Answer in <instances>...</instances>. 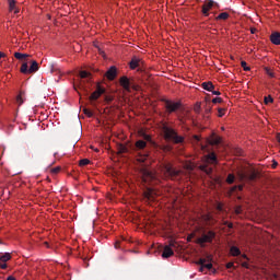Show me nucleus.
<instances>
[{
  "label": "nucleus",
  "mask_w": 280,
  "mask_h": 280,
  "mask_svg": "<svg viewBox=\"0 0 280 280\" xmlns=\"http://www.w3.org/2000/svg\"><path fill=\"white\" fill-rule=\"evenodd\" d=\"M31 55L15 52L14 58L16 60H23L22 67L20 68V72L22 74H34L39 70V66L37 61L30 59Z\"/></svg>",
  "instance_id": "nucleus-1"
},
{
  "label": "nucleus",
  "mask_w": 280,
  "mask_h": 280,
  "mask_svg": "<svg viewBox=\"0 0 280 280\" xmlns=\"http://www.w3.org/2000/svg\"><path fill=\"white\" fill-rule=\"evenodd\" d=\"M165 235H167L168 245L164 246L163 254H161V257L163 259H168L172 256H174V249H172V247H175L176 240H175L174 232L172 231V229L165 230Z\"/></svg>",
  "instance_id": "nucleus-2"
},
{
  "label": "nucleus",
  "mask_w": 280,
  "mask_h": 280,
  "mask_svg": "<svg viewBox=\"0 0 280 280\" xmlns=\"http://www.w3.org/2000/svg\"><path fill=\"white\" fill-rule=\"evenodd\" d=\"M236 176L241 183H253L257 178L256 172L252 168H241L240 171H237Z\"/></svg>",
  "instance_id": "nucleus-3"
},
{
  "label": "nucleus",
  "mask_w": 280,
  "mask_h": 280,
  "mask_svg": "<svg viewBox=\"0 0 280 280\" xmlns=\"http://www.w3.org/2000/svg\"><path fill=\"white\" fill-rule=\"evenodd\" d=\"M177 120L185 126L192 124L191 115L188 109H182L179 102H176Z\"/></svg>",
  "instance_id": "nucleus-4"
},
{
  "label": "nucleus",
  "mask_w": 280,
  "mask_h": 280,
  "mask_svg": "<svg viewBox=\"0 0 280 280\" xmlns=\"http://www.w3.org/2000/svg\"><path fill=\"white\" fill-rule=\"evenodd\" d=\"M105 93H106V90L103 86H101L100 84L96 85L95 92L92 93L91 95L86 90H84V96L88 97V100L91 102L97 101Z\"/></svg>",
  "instance_id": "nucleus-5"
},
{
  "label": "nucleus",
  "mask_w": 280,
  "mask_h": 280,
  "mask_svg": "<svg viewBox=\"0 0 280 280\" xmlns=\"http://www.w3.org/2000/svg\"><path fill=\"white\" fill-rule=\"evenodd\" d=\"M141 180L148 185L156 184V175L152 171L143 170Z\"/></svg>",
  "instance_id": "nucleus-6"
},
{
  "label": "nucleus",
  "mask_w": 280,
  "mask_h": 280,
  "mask_svg": "<svg viewBox=\"0 0 280 280\" xmlns=\"http://www.w3.org/2000/svg\"><path fill=\"white\" fill-rule=\"evenodd\" d=\"M163 133L165 141L175 144L176 143V132L171 127L164 126L163 127Z\"/></svg>",
  "instance_id": "nucleus-7"
},
{
  "label": "nucleus",
  "mask_w": 280,
  "mask_h": 280,
  "mask_svg": "<svg viewBox=\"0 0 280 280\" xmlns=\"http://www.w3.org/2000/svg\"><path fill=\"white\" fill-rule=\"evenodd\" d=\"M119 83H120V86H122L124 90L127 91V92H130L131 89L135 90V91H139V86L136 85V84H132L130 82V79H128L127 77L120 78Z\"/></svg>",
  "instance_id": "nucleus-8"
},
{
  "label": "nucleus",
  "mask_w": 280,
  "mask_h": 280,
  "mask_svg": "<svg viewBox=\"0 0 280 280\" xmlns=\"http://www.w3.org/2000/svg\"><path fill=\"white\" fill-rule=\"evenodd\" d=\"M163 174L165 178L175 179L176 171L171 163H165L163 166Z\"/></svg>",
  "instance_id": "nucleus-9"
},
{
  "label": "nucleus",
  "mask_w": 280,
  "mask_h": 280,
  "mask_svg": "<svg viewBox=\"0 0 280 280\" xmlns=\"http://www.w3.org/2000/svg\"><path fill=\"white\" fill-rule=\"evenodd\" d=\"M212 257L207 256L206 258H200L197 265H200V271L203 272L205 269L212 270Z\"/></svg>",
  "instance_id": "nucleus-10"
},
{
  "label": "nucleus",
  "mask_w": 280,
  "mask_h": 280,
  "mask_svg": "<svg viewBox=\"0 0 280 280\" xmlns=\"http://www.w3.org/2000/svg\"><path fill=\"white\" fill-rule=\"evenodd\" d=\"M147 149V142L143 140H138L135 145L132 147V150H135V152L141 154L140 152Z\"/></svg>",
  "instance_id": "nucleus-11"
},
{
  "label": "nucleus",
  "mask_w": 280,
  "mask_h": 280,
  "mask_svg": "<svg viewBox=\"0 0 280 280\" xmlns=\"http://www.w3.org/2000/svg\"><path fill=\"white\" fill-rule=\"evenodd\" d=\"M215 2L214 1H208L205 2L203 7H201V13H203L205 16L209 15V10H211L214 7Z\"/></svg>",
  "instance_id": "nucleus-12"
},
{
  "label": "nucleus",
  "mask_w": 280,
  "mask_h": 280,
  "mask_svg": "<svg viewBox=\"0 0 280 280\" xmlns=\"http://www.w3.org/2000/svg\"><path fill=\"white\" fill-rule=\"evenodd\" d=\"M156 197V192L153 188L148 187L144 191V198L148 199V201H154Z\"/></svg>",
  "instance_id": "nucleus-13"
},
{
  "label": "nucleus",
  "mask_w": 280,
  "mask_h": 280,
  "mask_svg": "<svg viewBox=\"0 0 280 280\" xmlns=\"http://www.w3.org/2000/svg\"><path fill=\"white\" fill-rule=\"evenodd\" d=\"M142 63V60L139 59L138 57H132L131 61H129V69L135 70L140 67Z\"/></svg>",
  "instance_id": "nucleus-14"
},
{
  "label": "nucleus",
  "mask_w": 280,
  "mask_h": 280,
  "mask_svg": "<svg viewBox=\"0 0 280 280\" xmlns=\"http://www.w3.org/2000/svg\"><path fill=\"white\" fill-rule=\"evenodd\" d=\"M105 78L107 80L114 81L116 78V67L112 66L110 69L107 70V73H105Z\"/></svg>",
  "instance_id": "nucleus-15"
},
{
  "label": "nucleus",
  "mask_w": 280,
  "mask_h": 280,
  "mask_svg": "<svg viewBox=\"0 0 280 280\" xmlns=\"http://www.w3.org/2000/svg\"><path fill=\"white\" fill-rule=\"evenodd\" d=\"M215 234L212 232H209L208 234H205L201 236L200 242L201 243H211L212 238H214Z\"/></svg>",
  "instance_id": "nucleus-16"
},
{
  "label": "nucleus",
  "mask_w": 280,
  "mask_h": 280,
  "mask_svg": "<svg viewBox=\"0 0 280 280\" xmlns=\"http://www.w3.org/2000/svg\"><path fill=\"white\" fill-rule=\"evenodd\" d=\"M165 109H167L168 113H175L176 104L171 101H165Z\"/></svg>",
  "instance_id": "nucleus-17"
},
{
  "label": "nucleus",
  "mask_w": 280,
  "mask_h": 280,
  "mask_svg": "<svg viewBox=\"0 0 280 280\" xmlns=\"http://www.w3.org/2000/svg\"><path fill=\"white\" fill-rule=\"evenodd\" d=\"M201 89L208 92H212L214 91V84H212V82H203L201 83Z\"/></svg>",
  "instance_id": "nucleus-18"
},
{
  "label": "nucleus",
  "mask_w": 280,
  "mask_h": 280,
  "mask_svg": "<svg viewBox=\"0 0 280 280\" xmlns=\"http://www.w3.org/2000/svg\"><path fill=\"white\" fill-rule=\"evenodd\" d=\"M208 144H211V145L220 144V137L212 135L211 138L208 139Z\"/></svg>",
  "instance_id": "nucleus-19"
},
{
  "label": "nucleus",
  "mask_w": 280,
  "mask_h": 280,
  "mask_svg": "<svg viewBox=\"0 0 280 280\" xmlns=\"http://www.w3.org/2000/svg\"><path fill=\"white\" fill-rule=\"evenodd\" d=\"M271 43L273 45H280V33L279 32L271 34Z\"/></svg>",
  "instance_id": "nucleus-20"
},
{
  "label": "nucleus",
  "mask_w": 280,
  "mask_h": 280,
  "mask_svg": "<svg viewBox=\"0 0 280 280\" xmlns=\"http://www.w3.org/2000/svg\"><path fill=\"white\" fill-rule=\"evenodd\" d=\"M206 161H207L209 164H215V163H217L215 153H209L208 155H206Z\"/></svg>",
  "instance_id": "nucleus-21"
},
{
  "label": "nucleus",
  "mask_w": 280,
  "mask_h": 280,
  "mask_svg": "<svg viewBox=\"0 0 280 280\" xmlns=\"http://www.w3.org/2000/svg\"><path fill=\"white\" fill-rule=\"evenodd\" d=\"M230 255H232L233 257H238V256H241V250H240V248L236 247V246L230 247Z\"/></svg>",
  "instance_id": "nucleus-22"
},
{
  "label": "nucleus",
  "mask_w": 280,
  "mask_h": 280,
  "mask_svg": "<svg viewBox=\"0 0 280 280\" xmlns=\"http://www.w3.org/2000/svg\"><path fill=\"white\" fill-rule=\"evenodd\" d=\"M228 19H229V13H226V12L220 13L215 18L217 21H226Z\"/></svg>",
  "instance_id": "nucleus-23"
},
{
  "label": "nucleus",
  "mask_w": 280,
  "mask_h": 280,
  "mask_svg": "<svg viewBox=\"0 0 280 280\" xmlns=\"http://www.w3.org/2000/svg\"><path fill=\"white\" fill-rule=\"evenodd\" d=\"M10 260H11V255L9 253L0 256V261H2L3 264H5L7 261H10Z\"/></svg>",
  "instance_id": "nucleus-24"
},
{
  "label": "nucleus",
  "mask_w": 280,
  "mask_h": 280,
  "mask_svg": "<svg viewBox=\"0 0 280 280\" xmlns=\"http://www.w3.org/2000/svg\"><path fill=\"white\" fill-rule=\"evenodd\" d=\"M200 170L203 171L207 175L212 174V167H209L208 165H201Z\"/></svg>",
  "instance_id": "nucleus-25"
},
{
  "label": "nucleus",
  "mask_w": 280,
  "mask_h": 280,
  "mask_svg": "<svg viewBox=\"0 0 280 280\" xmlns=\"http://www.w3.org/2000/svg\"><path fill=\"white\" fill-rule=\"evenodd\" d=\"M234 182H235V175L229 174L228 178L225 179V183H228L229 185H232Z\"/></svg>",
  "instance_id": "nucleus-26"
},
{
  "label": "nucleus",
  "mask_w": 280,
  "mask_h": 280,
  "mask_svg": "<svg viewBox=\"0 0 280 280\" xmlns=\"http://www.w3.org/2000/svg\"><path fill=\"white\" fill-rule=\"evenodd\" d=\"M90 77H91L90 72H86V71H81L80 72V79L81 80L90 79Z\"/></svg>",
  "instance_id": "nucleus-27"
},
{
  "label": "nucleus",
  "mask_w": 280,
  "mask_h": 280,
  "mask_svg": "<svg viewBox=\"0 0 280 280\" xmlns=\"http://www.w3.org/2000/svg\"><path fill=\"white\" fill-rule=\"evenodd\" d=\"M211 110H212V107H211V106L206 107V109H205V116H203V118H205L206 120H209V115L211 114Z\"/></svg>",
  "instance_id": "nucleus-28"
},
{
  "label": "nucleus",
  "mask_w": 280,
  "mask_h": 280,
  "mask_svg": "<svg viewBox=\"0 0 280 280\" xmlns=\"http://www.w3.org/2000/svg\"><path fill=\"white\" fill-rule=\"evenodd\" d=\"M15 101H16V104H19V106H22V104H23V92H20V94L16 95Z\"/></svg>",
  "instance_id": "nucleus-29"
},
{
  "label": "nucleus",
  "mask_w": 280,
  "mask_h": 280,
  "mask_svg": "<svg viewBox=\"0 0 280 280\" xmlns=\"http://www.w3.org/2000/svg\"><path fill=\"white\" fill-rule=\"evenodd\" d=\"M90 164H91V161L88 160V159H84V160H80V161H79V165H80L81 167H84V166L90 165Z\"/></svg>",
  "instance_id": "nucleus-30"
},
{
  "label": "nucleus",
  "mask_w": 280,
  "mask_h": 280,
  "mask_svg": "<svg viewBox=\"0 0 280 280\" xmlns=\"http://www.w3.org/2000/svg\"><path fill=\"white\" fill-rule=\"evenodd\" d=\"M118 151L120 154L128 153V148L124 144H120Z\"/></svg>",
  "instance_id": "nucleus-31"
},
{
  "label": "nucleus",
  "mask_w": 280,
  "mask_h": 280,
  "mask_svg": "<svg viewBox=\"0 0 280 280\" xmlns=\"http://www.w3.org/2000/svg\"><path fill=\"white\" fill-rule=\"evenodd\" d=\"M264 102L266 105L272 104L275 100L271 97V95L265 96Z\"/></svg>",
  "instance_id": "nucleus-32"
},
{
  "label": "nucleus",
  "mask_w": 280,
  "mask_h": 280,
  "mask_svg": "<svg viewBox=\"0 0 280 280\" xmlns=\"http://www.w3.org/2000/svg\"><path fill=\"white\" fill-rule=\"evenodd\" d=\"M241 67H242V69H244V71H250V68L247 67V62L246 61H241Z\"/></svg>",
  "instance_id": "nucleus-33"
},
{
  "label": "nucleus",
  "mask_w": 280,
  "mask_h": 280,
  "mask_svg": "<svg viewBox=\"0 0 280 280\" xmlns=\"http://www.w3.org/2000/svg\"><path fill=\"white\" fill-rule=\"evenodd\" d=\"M59 172H61V167H59V166H57V167L50 170V173H51L52 175L59 174Z\"/></svg>",
  "instance_id": "nucleus-34"
},
{
  "label": "nucleus",
  "mask_w": 280,
  "mask_h": 280,
  "mask_svg": "<svg viewBox=\"0 0 280 280\" xmlns=\"http://www.w3.org/2000/svg\"><path fill=\"white\" fill-rule=\"evenodd\" d=\"M104 101H105V103L110 104L114 101V97L110 95H105Z\"/></svg>",
  "instance_id": "nucleus-35"
},
{
  "label": "nucleus",
  "mask_w": 280,
  "mask_h": 280,
  "mask_svg": "<svg viewBox=\"0 0 280 280\" xmlns=\"http://www.w3.org/2000/svg\"><path fill=\"white\" fill-rule=\"evenodd\" d=\"M236 190L243 191V185L232 187V192H235Z\"/></svg>",
  "instance_id": "nucleus-36"
},
{
  "label": "nucleus",
  "mask_w": 280,
  "mask_h": 280,
  "mask_svg": "<svg viewBox=\"0 0 280 280\" xmlns=\"http://www.w3.org/2000/svg\"><path fill=\"white\" fill-rule=\"evenodd\" d=\"M224 112H225L224 108H218V117L222 118L224 116Z\"/></svg>",
  "instance_id": "nucleus-37"
},
{
  "label": "nucleus",
  "mask_w": 280,
  "mask_h": 280,
  "mask_svg": "<svg viewBox=\"0 0 280 280\" xmlns=\"http://www.w3.org/2000/svg\"><path fill=\"white\" fill-rule=\"evenodd\" d=\"M184 138L182 136H176V144H183Z\"/></svg>",
  "instance_id": "nucleus-38"
},
{
  "label": "nucleus",
  "mask_w": 280,
  "mask_h": 280,
  "mask_svg": "<svg viewBox=\"0 0 280 280\" xmlns=\"http://www.w3.org/2000/svg\"><path fill=\"white\" fill-rule=\"evenodd\" d=\"M84 115H86L89 118H92L94 115L90 109H83Z\"/></svg>",
  "instance_id": "nucleus-39"
},
{
  "label": "nucleus",
  "mask_w": 280,
  "mask_h": 280,
  "mask_svg": "<svg viewBox=\"0 0 280 280\" xmlns=\"http://www.w3.org/2000/svg\"><path fill=\"white\" fill-rule=\"evenodd\" d=\"M143 139H144L143 141H145V142H151L152 141L151 136L147 135V133L143 135Z\"/></svg>",
  "instance_id": "nucleus-40"
},
{
  "label": "nucleus",
  "mask_w": 280,
  "mask_h": 280,
  "mask_svg": "<svg viewBox=\"0 0 280 280\" xmlns=\"http://www.w3.org/2000/svg\"><path fill=\"white\" fill-rule=\"evenodd\" d=\"M223 100L220 97H215L212 100V104H222Z\"/></svg>",
  "instance_id": "nucleus-41"
},
{
  "label": "nucleus",
  "mask_w": 280,
  "mask_h": 280,
  "mask_svg": "<svg viewBox=\"0 0 280 280\" xmlns=\"http://www.w3.org/2000/svg\"><path fill=\"white\" fill-rule=\"evenodd\" d=\"M141 156H143V158L139 159V162L145 161V158H148V152H143V154H141Z\"/></svg>",
  "instance_id": "nucleus-42"
},
{
  "label": "nucleus",
  "mask_w": 280,
  "mask_h": 280,
  "mask_svg": "<svg viewBox=\"0 0 280 280\" xmlns=\"http://www.w3.org/2000/svg\"><path fill=\"white\" fill-rule=\"evenodd\" d=\"M9 7H10V12H13L14 10L18 9L15 4H9Z\"/></svg>",
  "instance_id": "nucleus-43"
},
{
  "label": "nucleus",
  "mask_w": 280,
  "mask_h": 280,
  "mask_svg": "<svg viewBox=\"0 0 280 280\" xmlns=\"http://www.w3.org/2000/svg\"><path fill=\"white\" fill-rule=\"evenodd\" d=\"M8 268V265L5 262H0V269L5 270Z\"/></svg>",
  "instance_id": "nucleus-44"
},
{
  "label": "nucleus",
  "mask_w": 280,
  "mask_h": 280,
  "mask_svg": "<svg viewBox=\"0 0 280 280\" xmlns=\"http://www.w3.org/2000/svg\"><path fill=\"white\" fill-rule=\"evenodd\" d=\"M225 268H228V269H232V268H234L233 262H228V265H225Z\"/></svg>",
  "instance_id": "nucleus-45"
},
{
  "label": "nucleus",
  "mask_w": 280,
  "mask_h": 280,
  "mask_svg": "<svg viewBox=\"0 0 280 280\" xmlns=\"http://www.w3.org/2000/svg\"><path fill=\"white\" fill-rule=\"evenodd\" d=\"M242 268L249 269L250 267L248 262H242Z\"/></svg>",
  "instance_id": "nucleus-46"
},
{
  "label": "nucleus",
  "mask_w": 280,
  "mask_h": 280,
  "mask_svg": "<svg viewBox=\"0 0 280 280\" xmlns=\"http://www.w3.org/2000/svg\"><path fill=\"white\" fill-rule=\"evenodd\" d=\"M209 92H212V95H217V96H219V95H221V94H222L221 92H219V91H214V90L209 91Z\"/></svg>",
  "instance_id": "nucleus-47"
},
{
  "label": "nucleus",
  "mask_w": 280,
  "mask_h": 280,
  "mask_svg": "<svg viewBox=\"0 0 280 280\" xmlns=\"http://www.w3.org/2000/svg\"><path fill=\"white\" fill-rule=\"evenodd\" d=\"M241 212H242V210H241V207L238 206V207L236 208V210H235V213H236L237 215H240Z\"/></svg>",
  "instance_id": "nucleus-48"
},
{
  "label": "nucleus",
  "mask_w": 280,
  "mask_h": 280,
  "mask_svg": "<svg viewBox=\"0 0 280 280\" xmlns=\"http://www.w3.org/2000/svg\"><path fill=\"white\" fill-rule=\"evenodd\" d=\"M8 5H15V0H8Z\"/></svg>",
  "instance_id": "nucleus-49"
},
{
  "label": "nucleus",
  "mask_w": 280,
  "mask_h": 280,
  "mask_svg": "<svg viewBox=\"0 0 280 280\" xmlns=\"http://www.w3.org/2000/svg\"><path fill=\"white\" fill-rule=\"evenodd\" d=\"M12 12H14V14H19L21 12V10H19V8H18V9L12 10Z\"/></svg>",
  "instance_id": "nucleus-50"
},
{
  "label": "nucleus",
  "mask_w": 280,
  "mask_h": 280,
  "mask_svg": "<svg viewBox=\"0 0 280 280\" xmlns=\"http://www.w3.org/2000/svg\"><path fill=\"white\" fill-rule=\"evenodd\" d=\"M195 112H196L197 114H199V112H200V106H199V105H197V107L195 108Z\"/></svg>",
  "instance_id": "nucleus-51"
},
{
  "label": "nucleus",
  "mask_w": 280,
  "mask_h": 280,
  "mask_svg": "<svg viewBox=\"0 0 280 280\" xmlns=\"http://www.w3.org/2000/svg\"><path fill=\"white\" fill-rule=\"evenodd\" d=\"M7 280H15L13 276L7 277Z\"/></svg>",
  "instance_id": "nucleus-52"
},
{
  "label": "nucleus",
  "mask_w": 280,
  "mask_h": 280,
  "mask_svg": "<svg viewBox=\"0 0 280 280\" xmlns=\"http://www.w3.org/2000/svg\"><path fill=\"white\" fill-rule=\"evenodd\" d=\"M3 57H5V54L0 51V59H2Z\"/></svg>",
  "instance_id": "nucleus-53"
},
{
  "label": "nucleus",
  "mask_w": 280,
  "mask_h": 280,
  "mask_svg": "<svg viewBox=\"0 0 280 280\" xmlns=\"http://www.w3.org/2000/svg\"><path fill=\"white\" fill-rule=\"evenodd\" d=\"M115 248L118 249L119 248V242L115 243Z\"/></svg>",
  "instance_id": "nucleus-54"
},
{
  "label": "nucleus",
  "mask_w": 280,
  "mask_h": 280,
  "mask_svg": "<svg viewBox=\"0 0 280 280\" xmlns=\"http://www.w3.org/2000/svg\"><path fill=\"white\" fill-rule=\"evenodd\" d=\"M278 143H280V133L277 135Z\"/></svg>",
  "instance_id": "nucleus-55"
},
{
  "label": "nucleus",
  "mask_w": 280,
  "mask_h": 280,
  "mask_svg": "<svg viewBox=\"0 0 280 280\" xmlns=\"http://www.w3.org/2000/svg\"><path fill=\"white\" fill-rule=\"evenodd\" d=\"M242 258H243V259H248L246 254H243V255H242Z\"/></svg>",
  "instance_id": "nucleus-56"
},
{
  "label": "nucleus",
  "mask_w": 280,
  "mask_h": 280,
  "mask_svg": "<svg viewBox=\"0 0 280 280\" xmlns=\"http://www.w3.org/2000/svg\"><path fill=\"white\" fill-rule=\"evenodd\" d=\"M201 150H207V145H201Z\"/></svg>",
  "instance_id": "nucleus-57"
},
{
  "label": "nucleus",
  "mask_w": 280,
  "mask_h": 280,
  "mask_svg": "<svg viewBox=\"0 0 280 280\" xmlns=\"http://www.w3.org/2000/svg\"><path fill=\"white\" fill-rule=\"evenodd\" d=\"M255 32H256V28H252V34H255Z\"/></svg>",
  "instance_id": "nucleus-58"
},
{
  "label": "nucleus",
  "mask_w": 280,
  "mask_h": 280,
  "mask_svg": "<svg viewBox=\"0 0 280 280\" xmlns=\"http://www.w3.org/2000/svg\"><path fill=\"white\" fill-rule=\"evenodd\" d=\"M218 210L222 211V206H218Z\"/></svg>",
  "instance_id": "nucleus-59"
},
{
  "label": "nucleus",
  "mask_w": 280,
  "mask_h": 280,
  "mask_svg": "<svg viewBox=\"0 0 280 280\" xmlns=\"http://www.w3.org/2000/svg\"><path fill=\"white\" fill-rule=\"evenodd\" d=\"M232 228H233V224H232V223H230V224H229V229H232Z\"/></svg>",
  "instance_id": "nucleus-60"
},
{
  "label": "nucleus",
  "mask_w": 280,
  "mask_h": 280,
  "mask_svg": "<svg viewBox=\"0 0 280 280\" xmlns=\"http://www.w3.org/2000/svg\"><path fill=\"white\" fill-rule=\"evenodd\" d=\"M167 150H168V151H171V150H172V148H171V147H167Z\"/></svg>",
  "instance_id": "nucleus-61"
},
{
  "label": "nucleus",
  "mask_w": 280,
  "mask_h": 280,
  "mask_svg": "<svg viewBox=\"0 0 280 280\" xmlns=\"http://www.w3.org/2000/svg\"><path fill=\"white\" fill-rule=\"evenodd\" d=\"M195 139H197V141H199V138H198V136H196V137H195Z\"/></svg>",
  "instance_id": "nucleus-62"
},
{
  "label": "nucleus",
  "mask_w": 280,
  "mask_h": 280,
  "mask_svg": "<svg viewBox=\"0 0 280 280\" xmlns=\"http://www.w3.org/2000/svg\"><path fill=\"white\" fill-rule=\"evenodd\" d=\"M79 95H80V96H82V93H81V92H79Z\"/></svg>",
  "instance_id": "nucleus-63"
},
{
  "label": "nucleus",
  "mask_w": 280,
  "mask_h": 280,
  "mask_svg": "<svg viewBox=\"0 0 280 280\" xmlns=\"http://www.w3.org/2000/svg\"><path fill=\"white\" fill-rule=\"evenodd\" d=\"M100 54H103V51H102V50H100Z\"/></svg>",
  "instance_id": "nucleus-64"
}]
</instances>
